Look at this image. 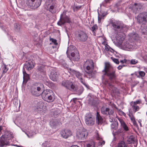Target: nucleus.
<instances>
[{"label": "nucleus", "instance_id": "nucleus-40", "mask_svg": "<svg viewBox=\"0 0 147 147\" xmlns=\"http://www.w3.org/2000/svg\"><path fill=\"white\" fill-rule=\"evenodd\" d=\"M29 79V76L27 74L26 75L23 76L24 82L26 81V82Z\"/></svg>", "mask_w": 147, "mask_h": 147}, {"label": "nucleus", "instance_id": "nucleus-23", "mask_svg": "<svg viewBox=\"0 0 147 147\" xmlns=\"http://www.w3.org/2000/svg\"><path fill=\"white\" fill-rule=\"evenodd\" d=\"M130 36L131 38H133L136 41H138L140 38L138 35L136 33H131L130 34Z\"/></svg>", "mask_w": 147, "mask_h": 147}, {"label": "nucleus", "instance_id": "nucleus-60", "mask_svg": "<svg viewBox=\"0 0 147 147\" xmlns=\"http://www.w3.org/2000/svg\"><path fill=\"white\" fill-rule=\"evenodd\" d=\"M141 121H140V120H139L138 121V122L139 123H140V126H141V123H140V122H141Z\"/></svg>", "mask_w": 147, "mask_h": 147}, {"label": "nucleus", "instance_id": "nucleus-52", "mask_svg": "<svg viewBox=\"0 0 147 147\" xmlns=\"http://www.w3.org/2000/svg\"><path fill=\"white\" fill-rule=\"evenodd\" d=\"M98 22L99 23H100L101 22V18L99 16L98 17Z\"/></svg>", "mask_w": 147, "mask_h": 147}, {"label": "nucleus", "instance_id": "nucleus-48", "mask_svg": "<svg viewBox=\"0 0 147 147\" xmlns=\"http://www.w3.org/2000/svg\"><path fill=\"white\" fill-rule=\"evenodd\" d=\"M96 28V27L95 26H93L92 27V30L94 32Z\"/></svg>", "mask_w": 147, "mask_h": 147}, {"label": "nucleus", "instance_id": "nucleus-28", "mask_svg": "<svg viewBox=\"0 0 147 147\" xmlns=\"http://www.w3.org/2000/svg\"><path fill=\"white\" fill-rule=\"evenodd\" d=\"M95 142L93 141H92L86 143L84 147H94Z\"/></svg>", "mask_w": 147, "mask_h": 147}, {"label": "nucleus", "instance_id": "nucleus-27", "mask_svg": "<svg viewBox=\"0 0 147 147\" xmlns=\"http://www.w3.org/2000/svg\"><path fill=\"white\" fill-rule=\"evenodd\" d=\"M44 103L42 101H40L37 103V108L39 110L41 111L40 109H42L44 107Z\"/></svg>", "mask_w": 147, "mask_h": 147}, {"label": "nucleus", "instance_id": "nucleus-16", "mask_svg": "<svg viewBox=\"0 0 147 147\" xmlns=\"http://www.w3.org/2000/svg\"><path fill=\"white\" fill-rule=\"evenodd\" d=\"M71 21L68 17L65 16V17L63 18L62 17V14H61L60 20L57 23V24L61 26L65 23H69Z\"/></svg>", "mask_w": 147, "mask_h": 147}, {"label": "nucleus", "instance_id": "nucleus-51", "mask_svg": "<svg viewBox=\"0 0 147 147\" xmlns=\"http://www.w3.org/2000/svg\"><path fill=\"white\" fill-rule=\"evenodd\" d=\"M126 62V60L125 59H124L123 60H122L120 61V62L121 63H125Z\"/></svg>", "mask_w": 147, "mask_h": 147}, {"label": "nucleus", "instance_id": "nucleus-9", "mask_svg": "<svg viewBox=\"0 0 147 147\" xmlns=\"http://www.w3.org/2000/svg\"><path fill=\"white\" fill-rule=\"evenodd\" d=\"M88 135V132L84 129L79 130L76 133V137L79 140H84L86 138Z\"/></svg>", "mask_w": 147, "mask_h": 147}, {"label": "nucleus", "instance_id": "nucleus-7", "mask_svg": "<svg viewBox=\"0 0 147 147\" xmlns=\"http://www.w3.org/2000/svg\"><path fill=\"white\" fill-rule=\"evenodd\" d=\"M42 87V85L40 86L35 85L32 86L31 88L30 91L32 94L37 96L41 95L42 92L41 89Z\"/></svg>", "mask_w": 147, "mask_h": 147}, {"label": "nucleus", "instance_id": "nucleus-10", "mask_svg": "<svg viewBox=\"0 0 147 147\" xmlns=\"http://www.w3.org/2000/svg\"><path fill=\"white\" fill-rule=\"evenodd\" d=\"M85 121L87 125H92L94 124L95 119L92 116L90 113H87L85 117Z\"/></svg>", "mask_w": 147, "mask_h": 147}, {"label": "nucleus", "instance_id": "nucleus-19", "mask_svg": "<svg viewBox=\"0 0 147 147\" xmlns=\"http://www.w3.org/2000/svg\"><path fill=\"white\" fill-rule=\"evenodd\" d=\"M101 113L103 114L110 115L113 114V111L112 110H110L109 108L102 107L101 109Z\"/></svg>", "mask_w": 147, "mask_h": 147}, {"label": "nucleus", "instance_id": "nucleus-35", "mask_svg": "<svg viewBox=\"0 0 147 147\" xmlns=\"http://www.w3.org/2000/svg\"><path fill=\"white\" fill-rule=\"evenodd\" d=\"M133 108V111L135 112H136L137 111H138L140 109L139 107L137 105H131Z\"/></svg>", "mask_w": 147, "mask_h": 147}, {"label": "nucleus", "instance_id": "nucleus-41", "mask_svg": "<svg viewBox=\"0 0 147 147\" xmlns=\"http://www.w3.org/2000/svg\"><path fill=\"white\" fill-rule=\"evenodd\" d=\"M111 59L115 63L117 64H118L119 63V62L118 59L115 58L113 57H111Z\"/></svg>", "mask_w": 147, "mask_h": 147}, {"label": "nucleus", "instance_id": "nucleus-58", "mask_svg": "<svg viewBox=\"0 0 147 147\" xmlns=\"http://www.w3.org/2000/svg\"><path fill=\"white\" fill-rule=\"evenodd\" d=\"M40 68L41 69H42L43 67H41V66H39L38 69H39V70H40Z\"/></svg>", "mask_w": 147, "mask_h": 147}, {"label": "nucleus", "instance_id": "nucleus-18", "mask_svg": "<svg viewBox=\"0 0 147 147\" xmlns=\"http://www.w3.org/2000/svg\"><path fill=\"white\" fill-rule=\"evenodd\" d=\"M60 133L61 136L65 138H67L72 135L71 132L68 129L62 130Z\"/></svg>", "mask_w": 147, "mask_h": 147}, {"label": "nucleus", "instance_id": "nucleus-22", "mask_svg": "<svg viewBox=\"0 0 147 147\" xmlns=\"http://www.w3.org/2000/svg\"><path fill=\"white\" fill-rule=\"evenodd\" d=\"M96 138L97 140H99L98 144V146H102L105 144V141L104 140H102V138L99 136L98 134H97L96 136Z\"/></svg>", "mask_w": 147, "mask_h": 147}, {"label": "nucleus", "instance_id": "nucleus-43", "mask_svg": "<svg viewBox=\"0 0 147 147\" xmlns=\"http://www.w3.org/2000/svg\"><path fill=\"white\" fill-rule=\"evenodd\" d=\"M27 136L29 138H31L35 134V133L33 132H29L28 134H26Z\"/></svg>", "mask_w": 147, "mask_h": 147}, {"label": "nucleus", "instance_id": "nucleus-8", "mask_svg": "<svg viewBox=\"0 0 147 147\" xmlns=\"http://www.w3.org/2000/svg\"><path fill=\"white\" fill-rule=\"evenodd\" d=\"M69 71L70 73L72 72L74 74L76 75V76L80 80V82L87 88H89V86L87 84L85 80L82 78V74L79 72L76 71L70 68L69 69Z\"/></svg>", "mask_w": 147, "mask_h": 147}, {"label": "nucleus", "instance_id": "nucleus-39", "mask_svg": "<svg viewBox=\"0 0 147 147\" xmlns=\"http://www.w3.org/2000/svg\"><path fill=\"white\" fill-rule=\"evenodd\" d=\"M113 114L109 115V121L110 122H113V121L114 120V118L115 116L114 117H113Z\"/></svg>", "mask_w": 147, "mask_h": 147}, {"label": "nucleus", "instance_id": "nucleus-32", "mask_svg": "<svg viewBox=\"0 0 147 147\" xmlns=\"http://www.w3.org/2000/svg\"><path fill=\"white\" fill-rule=\"evenodd\" d=\"M59 122L55 120L51 121L50 123V124L52 126L54 127L57 125Z\"/></svg>", "mask_w": 147, "mask_h": 147}, {"label": "nucleus", "instance_id": "nucleus-53", "mask_svg": "<svg viewBox=\"0 0 147 147\" xmlns=\"http://www.w3.org/2000/svg\"><path fill=\"white\" fill-rule=\"evenodd\" d=\"M53 146H54V144H51L49 145L48 146H47L46 147H53Z\"/></svg>", "mask_w": 147, "mask_h": 147}, {"label": "nucleus", "instance_id": "nucleus-61", "mask_svg": "<svg viewBox=\"0 0 147 147\" xmlns=\"http://www.w3.org/2000/svg\"><path fill=\"white\" fill-rule=\"evenodd\" d=\"M2 130V127L1 126H0V132Z\"/></svg>", "mask_w": 147, "mask_h": 147}, {"label": "nucleus", "instance_id": "nucleus-54", "mask_svg": "<svg viewBox=\"0 0 147 147\" xmlns=\"http://www.w3.org/2000/svg\"><path fill=\"white\" fill-rule=\"evenodd\" d=\"M80 7H81V6H76L75 7V8H76L77 9L80 8Z\"/></svg>", "mask_w": 147, "mask_h": 147}, {"label": "nucleus", "instance_id": "nucleus-24", "mask_svg": "<svg viewBox=\"0 0 147 147\" xmlns=\"http://www.w3.org/2000/svg\"><path fill=\"white\" fill-rule=\"evenodd\" d=\"M118 126V123L117 121H115L111 125V129L114 132V130H116L117 129Z\"/></svg>", "mask_w": 147, "mask_h": 147}, {"label": "nucleus", "instance_id": "nucleus-57", "mask_svg": "<svg viewBox=\"0 0 147 147\" xmlns=\"http://www.w3.org/2000/svg\"><path fill=\"white\" fill-rule=\"evenodd\" d=\"M42 147H46V146H45V143L42 144Z\"/></svg>", "mask_w": 147, "mask_h": 147}, {"label": "nucleus", "instance_id": "nucleus-64", "mask_svg": "<svg viewBox=\"0 0 147 147\" xmlns=\"http://www.w3.org/2000/svg\"><path fill=\"white\" fill-rule=\"evenodd\" d=\"M146 131H147V125L146 126Z\"/></svg>", "mask_w": 147, "mask_h": 147}, {"label": "nucleus", "instance_id": "nucleus-55", "mask_svg": "<svg viewBox=\"0 0 147 147\" xmlns=\"http://www.w3.org/2000/svg\"><path fill=\"white\" fill-rule=\"evenodd\" d=\"M131 120L132 121L133 123L134 124H135V121L134 118H131Z\"/></svg>", "mask_w": 147, "mask_h": 147}, {"label": "nucleus", "instance_id": "nucleus-47", "mask_svg": "<svg viewBox=\"0 0 147 147\" xmlns=\"http://www.w3.org/2000/svg\"><path fill=\"white\" fill-rule=\"evenodd\" d=\"M124 66H125V65H119L117 69L119 70H120Z\"/></svg>", "mask_w": 147, "mask_h": 147}, {"label": "nucleus", "instance_id": "nucleus-6", "mask_svg": "<svg viewBox=\"0 0 147 147\" xmlns=\"http://www.w3.org/2000/svg\"><path fill=\"white\" fill-rule=\"evenodd\" d=\"M41 0H27L26 4L31 9H35L40 5Z\"/></svg>", "mask_w": 147, "mask_h": 147}, {"label": "nucleus", "instance_id": "nucleus-42", "mask_svg": "<svg viewBox=\"0 0 147 147\" xmlns=\"http://www.w3.org/2000/svg\"><path fill=\"white\" fill-rule=\"evenodd\" d=\"M3 72L6 73L8 71V69L6 65H3Z\"/></svg>", "mask_w": 147, "mask_h": 147}, {"label": "nucleus", "instance_id": "nucleus-3", "mask_svg": "<svg viewBox=\"0 0 147 147\" xmlns=\"http://www.w3.org/2000/svg\"><path fill=\"white\" fill-rule=\"evenodd\" d=\"M104 75L108 76L111 80L115 79L116 77L115 71L112 69L111 65L109 64H106L104 69L102 71Z\"/></svg>", "mask_w": 147, "mask_h": 147}, {"label": "nucleus", "instance_id": "nucleus-13", "mask_svg": "<svg viewBox=\"0 0 147 147\" xmlns=\"http://www.w3.org/2000/svg\"><path fill=\"white\" fill-rule=\"evenodd\" d=\"M50 79L53 81H56L58 78L59 74L56 71L55 68H53L50 71L49 74Z\"/></svg>", "mask_w": 147, "mask_h": 147}, {"label": "nucleus", "instance_id": "nucleus-62", "mask_svg": "<svg viewBox=\"0 0 147 147\" xmlns=\"http://www.w3.org/2000/svg\"><path fill=\"white\" fill-rule=\"evenodd\" d=\"M79 59V58H78L77 59H75V60L76 61H78Z\"/></svg>", "mask_w": 147, "mask_h": 147}, {"label": "nucleus", "instance_id": "nucleus-12", "mask_svg": "<svg viewBox=\"0 0 147 147\" xmlns=\"http://www.w3.org/2000/svg\"><path fill=\"white\" fill-rule=\"evenodd\" d=\"M137 20L140 23L143 22H147V12H144L140 13L137 17Z\"/></svg>", "mask_w": 147, "mask_h": 147}, {"label": "nucleus", "instance_id": "nucleus-17", "mask_svg": "<svg viewBox=\"0 0 147 147\" xmlns=\"http://www.w3.org/2000/svg\"><path fill=\"white\" fill-rule=\"evenodd\" d=\"M34 61L33 60H29L25 64L24 68H26L27 70H30L34 67Z\"/></svg>", "mask_w": 147, "mask_h": 147}, {"label": "nucleus", "instance_id": "nucleus-29", "mask_svg": "<svg viewBox=\"0 0 147 147\" xmlns=\"http://www.w3.org/2000/svg\"><path fill=\"white\" fill-rule=\"evenodd\" d=\"M129 143H135L136 142V140L133 136H131L127 140Z\"/></svg>", "mask_w": 147, "mask_h": 147}, {"label": "nucleus", "instance_id": "nucleus-5", "mask_svg": "<svg viewBox=\"0 0 147 147\" xmlns=\"http://www.w3.org/2000/svg\"><path fill=\"white\" fill-rule=\"evenodd\" d=\"M85 71L89 74H91L94 69V66L93 61L91 60L86 61L84 65Z\"/></svg>", "mask_w": 147, "mask_h": 147}, {"label": "nucleus", "instance_id": "nucleus-63", "mask_svg": "<svg viewBox=\"0 0 147 147\" xmlns=\"http://www.w3.org/2000/svg\"><path fill=\"white\" fill-rule=\"evenodd\" d=\"M53 147H58V146H55V145L54 144V146Z\"/></svg>", "mask_w": 147, "mask_h": 147}, {"label": "nucleus", "instance_id": "nucleus-31", "mask_svg": "<svg viewBox=\"0 0 147 147\" xmlns=\"http://www.w3.org/2000/svg\"><path fill=\"white\" fill-rule=\"evenodd\" d=\"M141 103V101L140 100H136L134 102H131L130 103L131 105H137V104H140Z\"/></svg>", "mask_w": 147, "mask_h": 147}, {"label": "nucleus", "instance_id": "nucleus-38", "mask_svg": "<svg viewBox=\"0 0 147 147\" xmlns=\"http://www.w3.org/2000/svg\"><path fill=\"white\" fill-rule=\"evenodd\" d=\"M75 47L73 46H70L69 47H68L67 50L66 51V53L67 54L68 52H71L72 49H74Z\"/></svg>", "mask_w": 147, "mask_h": 147}, {"label": "nucleus", "instance_id": "nucleus-36", "mask_svg": "<svg viewBox=\"0 0 147 147\" xmlns=\"http://www.w3.org/2000/svg\"><path fill=\"white\" fill-rule=\"evenodd\" d=\"M61 64L63 67L65 68H68V66L66 64L65 62L64 61H62L61 62Z\"/></svg>", "mask_w": 147, "mask_h": 147}, {"label": "nucleus", "instance_id": "nucleus-20", "mask_svg": "<svg viewBox=\"0 0 147 147\" xmlns=\"http://www.w3.org/2000/svg\"><path fill=\"white\" fill-rule=\"evenodd\" d=\"M45 8L47 10H48L50 12H51L52 13H53L55 12L54 11L53 9L54 8V5H49L48 4L47 5V3H46V5L45 7Z\"/></svg>", "mask_w": 147, "mask_h": 147}, {"label": "nucleus", "instance_id": "nucleus-59", "mask_svg": "<svg viewBox=\"0 0 147 147\" xmlns=\"http://www.w3.org/2000/svg\"><path fill=\"white\" fill-rule=\"evenodd\" d=\"M70 147H79L77 145H73V146H71Z\"/></svg>", "mask_w": 147, "mask_h": 147}, {"label": "nucleus", "instance_id": "nucleus-25", "mask_svg": "<svg viewBox=\"0 0 147 147\" xmlns=\"http://www.w3.org/2000/svg\"><path fill=\"white\" fill-rule=\"evenodd\" d=\"M119 120L121 123L122 127L123 128L124 130L125 131H127L128 130V127L125 124L124 121L121 119H119Z\"/></svg>", "mask_w": 147, "mask_h": 147}, {"label": "nucleus", "instance_id": "nucleus-2", "mask_svg": "<svg viewBox=\"0 0 147 147\" xmlns=\"http://www.w3.org/2000/svg\"><path fill=\"white\" fill-rule=\"evenodd\" d=\"M13 137V134L12 132H6L5 134L0 138V146L2 147L9 145Z\"/></svg>", "mask_w": 147, "mask_h": 147}, {"label": "nucleus", "instance_id": "nucleus-26", "mask_svg": "<svg viewBox=\"0 0 147 147\" xmlns=\"http://www.w3.org/2000/svg\"><path fill=\"white\" fill-rule=\"evenodd\" d=\"M141 32L143 34H147V25H143L141 26Z\"/></svg>", "mask_w": 147, "mask_h": 147}, {"label": "nucleus", "instance_id": "nucleus-30", "mask_svg": "<svg viewBox=\"0 0 147 147\" xmlns=\"http://www.w3.org/2000/svg\"><path fill=\"white\" fill-rule=\"evenodd\" d=\"M83 88L81 86L79 88L78 90L77 91V94L78 95H80L83 92Z\"/></svg>", "mask_w": 147, "mask_h": 147}, {"label": "nucleus", "instance_id": "nucleus-45", "mask_svg": "<svg viewBox=\"0 0 147 147\" xmlns=\"http://www.w3.org/2000/svg\"><path fill=\"white\" fill-rule=\"evenodd\" d=\"M139 75L141 77H144L145 75V73L143 71H139Z\"/></svg>", "mask_w": 147, "mask_h": 147}, {"label": "nucleus", "instance_id": "nucleus-37", "mask_svg": "<svg viewBox=\"0 0 147 147\" xmlns=\"http://www.w3.org/2000/svg\"><path fill=\"white\" fill-rule=\"evenodd\" d=\"M138 62L137 60L136 59H132L130 61V63L131 64L134 65Z\"/></svg>", "mask_w": 147, "mask_h": 147}, {"label": "nucleus", "instance_id": "nucleus-15", "mask_svg": "<svg viewBox=\"0 0 147 147\" xmlns=\"http://www.w3.org/2000/svg\"><path fill=\"white\" fill-rule=\"evenodd\" d=\"M88 36L87 34L83 31H81L78 33V39L80 41L85 42L88 38Z\"/></svg>", "mask_w": 147, "mask_h": 147}, {"label": "nucleus", "instance_id": "nucleus-11", "mask_svg": "<svg viewBox=\"0 0 147 147\" xmlns=\"http://www.w3.org/2000/svg\"><path fill=\"white\" fill-rule=\"evenodd\" d=\"M62 85L71 90L74 91L76 89L75 86L74 85L72 82L69 80H64L62 82Z\"/></svg>", "mask_w": 147, "mask_h": 147}, {"label": "nucleus", "instance_id": "nucleus-44", "mask_svg": "<svg viewBox=\"0 0 147 147\" xmlns=\"http://www.w3.org/2000/svg\"><path fill=\"white\" fill-rule=\"evenodd\" d=\"M50 40L55 45H57V40L56 39H54L53 38H50Z\"/></svg>", "mask_w": 147, "mask_h": 147}, {"label": "nucleus", "instance_id": "nucleus-49", "mask_svg": "<svg viewBox=\"0 0 147 147\" xmlns=\"http://www.w3.org/2000/svg\"><path fill=\"white\" fill-rule=\"evenodd\" d=\"M23 76H25V75H27V74L26 73L25 71L24 70H23Z\"/></svg>", "mask_w": 147, "mask_h": 147}, {"label": "nucleus", "instance_id": "nucleus-33", "mask_svg": "<svg viewBox=\"0 0 147 147\" xmlns=\"http://www.w3.org/2000/svg\"><path fill=\"white\" fill-rule=\"evenodd\" d=\"M105 49L107 51H110L111 53H113L114 50L112 48H111L109 45H106L105 47Z\"/></svg>", "mask_w": 147, "mask_h": 147}, {"label": "nucleus", "instance_id": "nucleus-1", "mask_svg": "<svg viewBox=\"0 0 147 147\" xmlns=\"http://www.w3.org/2000/svg\"><path fill=\"white\" fill-rule=\"evenodd\" d=\"M113 29L116 33V40L112 39L115 44L120 46L122 49L126 51L133 50L136 48V44L134 42L124 41L125 38L123 32H126L128 29V27L121 22L115 21L111 23Z\"/></svg>", "mask_w": 147, "mask_h": 147}, {"label": "nucleus", "instance_id": "nucleus-46", "mask_svg": "<svg viewBox=\"0 0 147 147\" xmlns=\"http://www.w3.org/2000/svg\"><path fill=\"white\" fill-rule=\"evenodd\" d=\"M114 107L116 109L117 111L119 112L120 113H124L120 109H119L115 105Z\"/></svg>", "mask_w": 147, "mask_h": 147}, {"label": "nucleus", "instance_id": "nucleus-34", "mask_svg": "<svg viewBox=\"0 0 147 147\" xmlns=\"http://www.w3.org/2000/svg\"><path fill=\"white\" fill-rule=\"evenodd\" d=\"M117 147H126V146L125 142L121 141L118 143Z\"/></svg>", "mask_w": 147, "mask_h": 147}, {"label": "nucleus", "instance_id": "nucleus-56", "mask_svg": "<svg viewBox=\"0 0 147 147\" xmlns=\"http://www.w3.org/2000/svg\"><path fill=\"white\" fill-rule=\"evenodd\" d=\"M105 84H108V85H109V86H111V84H110L109 83H108V81H105Z\"/></svg>", "mask_w": 147, "mask_h": 147}, {"label": "nucleus", "instance_id": "nucleus-4", "mask_svg": "<svg viewBox=\"0 0 147 147\" xmlns=\"http://www.w3.org/2000/svg\"><path fill=\"white\" fill-rule=\"evenodd\" d=\"M42 96L43 99L48 102H52L55 98L53 92L48 89L44 90L42 92Z\"/></svg>", "mask_w": 147, "mask_h": 147}, {"label": "nucleus", "instance_id": "nucleus-21", "mask_svg": "<svg viewBox=\"0 0 147 147\" xmlns=\"http://www.w3.org/2000/svg\"><path fill=\"white\" fill-rule=\"evenodd\" d=\"M96 117V122L98 124H102L103 122V119L100 115L99 113L97 112Z\"/></svg>", "mask_w": 147, "mask_h": 147}, {"label": "nucleus", "instance_id": "nucleus-14", "mask_svg": "<svg viewBox=\"0 0 147 147\" xmlns=\"http://www.w3.org/2000/svg\"><path fill=\"white\" fill-rule=\"evenodd\" d=\"M142 5L140 3H134V5H131L129 7L132 10L133 12L135 13L139 11L142 8Z\"/></svg>", "mask_w": 147, "mask_h": 147}, {"label": "nucleus", "instance_id": "nucleus-50", "mask_svg": "<svg viewBox=\"0 0 147 147\" xmlns=\"http://www.w3.org/2000/svg\"><path fill=\"white\" fill-rule=\"evenodd\" d=\"M71 56L73 57H74V56H75V53H74V52H72L71 53Z\"/></svg>", "mask_w": 147, "mask_h": 147}]
</instances>
